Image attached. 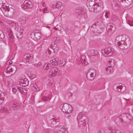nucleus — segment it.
<instances>
[{"label": "nucleus", "instance_id": "f257e3e1", "mask_svg": "<svg viewBox=\"0 0 133 133\" xmlns=\"http://www.w3.org/2000/svg\"><path fill=\"white\" fill-rule=\"evenodd\" d=\"M131 115L129 113H124L122 114L119 117H117L115 119V121L118 124L120 125L123 122H126L127 124L131 121Z\"/></svg>", "mask_w": 133, "mask_h": 133}, {"label": "nucleus", "instance_id": "f03ea898", "mask_svg": "<svg viewBox=\"0 0 133 133\" xmlns=\"http://www.w3.org/2000/svg\"><path fill=\"white\" fill-rule=\"evenodd\" d=\"M17 68L15 65L10 66L7 68L6 70L4 71L3 73L6 77H10L14 74L16 72Z\"/></svg>", "mask_w": 133, "mask_h": 133}, {"label": "nucleus", "instance_id": "7ed1b4c3", "mask_svg": "<svg viewBox=\"0 0 133 133\" xmlns=\"http://www.w3.org/2000/svg\"><path fill=\"white\" fill-rule=\"evenodd\" d=\"M60 107L62 111L65 113L70 114L72 112V107L68 104L65 103L63 105H61Z\"/></svg>", "mask_w": 133, "mask_h": 133}, {"label": "nucleus", "instance_id": "20e7f679", "mask_svg": "<svg viewBox=\"0 0 133 133\" xmlns=\"http://www.w3.org/2000/svg\"><path fill=\"white\" fill-rule=\"evenodd\" d=\"M32 55L29 53L25 54L22 57V61L25 63H31L33 60Z\"/></svg>", "mask_w": 133, "mask_h": 133}, {"label": "nucleus", "instance_id": "39448f33", "mask_svg": "<svg viewBox=\"0 0 133 133\" xmlns=\"http://www.w3.org/2000/svg\"><path fill=\"white\" fill-rule=\"evenodd\" d=\"M96 75V71L94 69H90L87 72V77L89 80H93L95 78Z\"/></svg>", "mask_w": 133, "mask_h": 133}, {"label": "nucleus", "instance_id": "423d86ee", "mask_svg": "<svg viewBox=\"0 0 133 133\" xmlns=\"http://www.w3.org/2000/svg\"><path fill=\"white\" fill-rule=\"evenodd\" d=\"M114 50V49L112 48H108L102 50V53L105 56H109L112 55Z\"/></svg>", "mask_w": 133, "mask_h": 133}, {"label": "nucleus", "instance_id": "0eeeda50", "mask_svg": "<svg viewBox=\"0 0 133 133\" xmlns=\"http://www.w3.org/2000/svg\"><path fill=\"white\" fill-rule=\"evenodd\" d=\"M58 73V68L56 67H54L50 70L49 75L51 77H53L57 75Z\"/></svg>", "mask_w": 133, "mask_h": 133}, {"label": "nucleus", "instance_id": "6e6552de", "mask_svg": "<svg viewBox=\"0 0 133 133\" xmlns=\"http://www.w3.org/2000/svg\"><path fill=\"white\" fill-rule=\"evenodd\" d=\"M33 5L31 2L28 0L25 1L22 6V8L24 9H30L32 8Z\"/></svg>", "mask_w": 133, "mask_h": 133}, {"label": "nucleus", "instance_id": "1a4fd4ad", "mask_svg": "<svg viewBox=\"0 0 133 133\" xmlns=\"http://www.w3.org/2000/svg\"><path fill=\"white\" fill-rule=\"evenodd\" d=\"M81 121L79 122V125L80 127L84 126L85 125V122L88 120V119L86 116H82L81 118Z\"/></svg>", "mask_w": 133, "mask_h": 133}, {"label": "nucleus", "instance_id": "9d476101", "mask_svg": "<svg viewBox=\"0 0 133 133\" xmlns=\"http://www.w3.org/2000/svg\"><path fill=\"white\" fill-rule=\"evenodd\" d=\"M114 87L116 90L118 92H120L121 91L123 92L124 91L123 89L124 88V90H125V87L124 86H123L121 85V84H115L114 86Z\"/></svg>", "mask_w": 133, "mask_h": 133}, {"label": "nucleus", "instance_id": "9b49d317", "mask_svg": "<svg viewBox=\"0 0 133 133\" xmlns=\"http://www.w3.org/2000/svg\"><path fill=\"white\" fill-rule=\"evenodd\" d=\"M58 58L56 57H52L50 58V63L52 65H58Z\"/></svg>", "mask_w": 133, "mask_h": 133}, {"label": "nucleus", "instance_id": "f8f14e48", "mask_svg": "<svg viewBox=\"0 0 133 133\" xmlns=\"http://www.w3.org/2000/svg\"><path fill=\"white\" fill-rule=\"evenodd\" d=\"M10 106L15 110H17L20 107V105L15 101H12L10 102Z\"/></svg>", "mask_w": 133, "mask_h": 133}, {"label": "nucleus", "instance_id": "ddd939ff", "mask_svg": "<svg viewBox=\"0 0 133 133\" xmlns=\"http://www.w3.org/2000/svg\"><path fill=\"white\" fill-rule=\"evenodd\" d=\"M127 44L125 41L123 39L119 42V44L117 45L118 46H120L119 47L122 49H126L127 48Z\"/></svg>", "mask_w": 133, "mask_h": 133}, {"label": "nucleus", "instance_id": "4468645a", "mask_svg": "<svg viewBox=\"0 0 133 133\" xmlns=\"http://www.w3.org/2000/svg\"><path fill=\"white\" fill-rule=\"evenodd\" d=\"M76 12L80 15H84L85 14L86 12V10L83 8H79L77 10Z\"/></svg>", "mask_w": 133, "mask_h": 133}, {"label": "nucleus", "instance_id": "2eb2a0df", "mask_svg": "<svg viewBox=\"0 0 133 133\" xmlns=\"http://www.w3.org/2000/svg\"><path fill=\"white\" fill-rule=\"evenodd\" d=\"M98 51L97 50H90L88 52V54L90 56H96L98 55Z\"/></svg>", "mask_w": 133, "mask_h": 133}, {"label": "nucleus", "instance_id": "dca6fc26", "mask_svg": "<svg viewBox=\"0 0 133 133\" xmlns=\"http://www.w3.org/2000/svg\"><path fill=\"white\" fill-rule=\"evenodd\" d=\"M123 35H121L117 37L115 41V43L116 45H118L119 44V42L124 39L123 38Z\"/></svg>", "mask_w": 133, "mask_h": 133}, {"label": "nucleus", "instance_id": "f3484780", "mask_svg": "<svg viewBox=\"0 0 133 133\" xmlns=\"http://www.w3.org/2000/svg\"><path fill=\"white\" fill-rule=\"evenodd\" d=\"M95 0H87V5L88 7L92 6L94 5Z\"/></svg>", "mask_w": 133, "mask_h": 133}, {"label": "nucleus", "instance_id": "a211bd4d", "mask_svg": "<svg viewBox=\"0 0 133 133\" xmlns=\"http://www.w3.org/2000/svg\"><path fill=\"white\" fill-rule=\"evenodd\" d=\"M26 17L25 16H22L18 19L20 23L21 24H24L26 22Z\"/></svg>", "mask_w": 133, "mask_h": 133}, {"label": "nucleus", "instance_id": "6ab92c4d", "mask_svg": "<svg viewBox=\"0 0 133 133\" xmlns=\"http://www.w3.org/2000/svg\"><path fill=\"white\" fill-rule=\"evenodd\" d=\"M5 95L4 92L0 91V104L3 103Z\"/></svg>", "mask_w": 133, "mask_h": 133}, {"label": "nucleus", "instance_id": "aec40b11", "mask_svg": "<svg viewBox=\"0 0 133 133\" xmlns=\"http://www.w3.org/2000/svg\"><path fill=\"white\" fill-rule=\"evenodd\" d=\"M58 64L62 66H64L66 63L65 60L64 59H58Z\"/></svg>", "mask_w": 133, "mask_h": 133}, {"label": "nucleus", "instance_id": "412c9836", "mask_svg": "<svg viewBox=\"0 0 133 133\" xmlns=\"http://www.w3.org/2000/svg\"><path fill=\"white\" fill-rule=\"evenodd\" d=\"M8 34L9 36V39L11 42H12L13 40V34L12 31L10 30L9 31H8Z\"/></svg>", "mask_w": 133, "mask_h": 133}, {"label": "nucleus", "instance_id": "4be33fe9", "mask_svg": "<svg viewBox=\"0 0 133 133\" xmlns=\"http://www.w3.org/2000/svg\"><path fill=\"white\" fill-rule=\"evenodd\" d=\"M34 35V38L36 40L39 39L41 37V35L39 32H35Z\"/></svg>", "mask_w": 133, "mask_h": 133}, {"label": "nucleus", "instance_id": "5701e85b", "mask_svg": "<svg viewBox=\"0 0 133 133\" xmlns=\"http://www.w3.org/2000/svg\"><path fill=\"white\" fill-rule=\"evenodd\" d=\"M66 131L65 128L64 126H62L61 128L59 129L57 133H65Z\"/></svg>", "mask_w": 133, "mask_h": 133}, {"label": "nucleus", "instance_id": "b1692460", "mask_svg": "<svg viewBox=\"0 0 133 133\" xmlns=\"http://www.w3.org/2000/svg\"><path fill=\"white\" fill-rule=\"evenodd\" d=\"M115 64V61L113 59H110L109 61L108 65V66L112 67Z\"/></svg>", "mask_w": 133, "mask_h": 133}, {"label": "nucleus", "instance_id": "393cba45", "mask_svg": "<svg viewBox=\"0 0 133 133\" xmlns=\"http://www.w3.org/2000/svg\"><path fill=\"white\" fill-rule=\"evenodd\" d=\"M29 84V81L28 80L25 81L23 80L22 81H21L20 83L21 85L25 87L27 86Z\"/></svg>", "mask_w": 133, "mask_h": 133}, {"label": "nucleus", "instance_id": "a878e982", "mask_svg": "<svg viewBox=\"0 0 133 133\" xmlns=\"http://www.w3.org/2000/svg\"><path fill=\"white\" fill-rule=\"evenodd\" d=\"M31 85L32 86V89L34 91H37L39 90V88L37 87L36 84L32 83Z\"/></svg>", "mask_w": 133, "mask_h": 133}, {"label": "nucleus", "instance_id": "bb28decb", "mask_svg": "<svg viewBox=\"0 0 133 133\" xmlns=\"http://www.w3.org/2000/svg\"><path fill=\"white\" fill-rule=\"evenodd\" d=\"M22 30H21V31H18L17 34V37L18 39H21L23 36Z\"/></svg>", "mask_w": 133, "mask_h": 133}, {"label": "nucleus", "instance_id": "cd10ccee", "mask_svg": "<svg viewBox=\"0 0 133 133\" xmlns=\"http://www.w3.org/2000/svg\"><path fill=\"white\" fill-rule=\"evenodd\" d=\"M132 0H124L125 2V6L127 7L131 4Z\"/></svg>", "mask_w": 133, "mask_h": 133}, {"label": "nucleus", "instance_id": "c85d7f7f", "mask_svg": "<svg viewBox=\"0 0 133 133\" xmlns=\"http://www.w3.org/2000/svg\"><path fill=\"white\" fill-rule=\"evenodd\" d=\"M106 70L108 73H110L113 71V69L111 66H108L106 68Z\"/></svg>", "mask_w": 133, "mask_h": 133}, {"label": "nucleus", "instance_id": "c756f323", "mask_svg": "<svg viewBox=\"0 0 133 133\" xmlns=\"http://www.w3.org/2000/svg\"><path fill=\"white\" fill-rule=\"evenodd\" d=\"M6 2L5 0H0V8L6 6Z\"/></svg>", "mask_w": 133, "mask_h": 133}, {"label": "nucleus", "instance_id": "7c9ffc66", "mask_svg": "<svg viewBox=\"0 0 133 133\" xmlns=\"http://www.w3.org/2000/svg\"><path fill=\"white\" fill-rule=\"evenodd\" d=\"M19 88V92L21 94L25 95L26 93V90H25V89L21 87H20Z\"/></svg>", "mask_w": 133, "mask_h": 133}, {"label": "nucleus", "instance_id": "2f4dec72", "mask_svg": "<svg viewBox=\"0 0 133 133\" xmlns=\"http://www.w3.org/2000/svg\"><path fill=\"white\" fill-rule=\"evenodd\" d=\"M10 110L6 107L3 108L2 109H0V111L2 112L8 113L10 112Z\"/></svg>", "mask_w": 133, "mask_h": 133}, {"label": "nucleus", "instance_id": "473e14b6", "mask_svg": "<svg viewBox=\"0 0 133 133\" xmlns=\"http://www.w3.org/2000/svg\"><path fill=\"white\" fill-rule=\"evenodd\" d=\"M62 5V3L60 2H57L55 4V7L58 9L60 8Z\"/></svg>", "mask_w": 133, "mask_h": 133}, {"label": "nucleus", "instance_id": "72a5a7b5", "mask_svg": "<svg viewBox=\"0 0 133 133\" xmlns=\"http://www.w3.org/2000/svg\"><path fill=\"white\" fill-rule=\"evenodd\" d=\"M112 8L114 9H116V8L115 6H116L117 8L119 6V5L118 3L115 1H114L113 4H112Z\"/></svg>", "mask_w": 133, "mask_h": 133}, {"label": "nucleus", "instance_id": "f704fd0d", "mask_svg": "<svg viewBox=\"0 0 133 133\" xmlns=\"http://www.w3.org/2000/svg\"><path fill=\"white\" fill-rule=\"evenodd\" d=\"M19 87H20L17 86L14 88H12V91L14 93H15L17 91L19 92Z\"/></svg>", "mask_w": 133, "mask_h": 133}, {"label": "nucleus", "instance_id": "c9c22d12", "mask_svg": "<svg viewBox=\"0 0 133 133\" xmlns=\"http://www.w3.org/2000/svg\"><path fill=\"white\" fill-rule=\"evenodd\" d=\"M50 64H49L48 63H46L43 66V69L44 70H47L49 69L50 66Z\"/></svg>", "mask_w": 133, "mask_h": 133}, {"label": "nucleus", "instance_id": "e433bc0d", "mask_svg": "<svg viewBox=\"0 0 133 133\" xmlns=\"http://www.w3.org/2000/svg\"><path fill=\"white\" fill-rule=\"evenodd\" d=\"M115 30V28L113 26L110 27V28H108V30L109 32V31H110L111 32L114 31Z\"/></svg>", "mask_w": 133, "mask_h": 133}, {"label": "nucleus", "instance_id": "4c0bfd02", "mask_svg": "<svg viewBox=\"0 0 133 133\" xmlns=\"http://www.w3.org/2000/svg\"><path fill=\"white\" fill-rule=\"evenodd\" d=\"M4 35L2 31L0 30V38L3 39L4 38Z\"/></svg>", "mask_w": 133, "mask_h": 133}, {"label": "nucleus", "instance_id": "58836bf2", "mask_svg": "<svg viewBox=\"0 0 133 133\" xmlns=\"http://www.w3.org/2000/svg\"><path fill=\"white\" fill-rule=\"evenodd\" d=\"M59 40V38L58 37H54L52 39V40L55 42H58V40Z\"/></svg>", "mask_w": 133, "mask_h": 133}, {"label": "nucleus", "instance_id": "ea45409f", "mask_svg": "<svg viewBox=\"0 0 133 133\" xmlns=\"http://www.w3.org/2000/svg\"><path fill=\"white\" fill-rule=\"evenodd\" d=\"M122 22V23L123 22L127 23V21L126 17H122L121 18Z\"/></svg>", "mask_w": 133, "mask_h": 133}, {"label": "nucleus", "instance_id": "a19ab883", "mask_svg": "<svg viewBox=\"0 0 133 133\" xmlns=\"http://www.w3.org/2000/svg\"><path fill=\"white\" fill-rule=\"evenodd\" d=\"M85 56H83L81 57V63L83 64V63H84V64H85V61H86L84 59Z\"/></svg>", "mask_w": 133, "mask_h": 133}, {"label": "nucleus", "instance_id": "79ce46f5", "mask_svg": "<svg viewBox=\"0 0 133 133\" xmlns=\"http://www.w3.org/2000/svg\"><path fill=\"white\" fill-rule=\"evenodd\" d=\"M18 116L17 115H14L12 119L14 121H16L18 119Z\"/></svg>", "mask_w": 133, "mask_h": 133}, {"label": "nucleus", "instance_id": "37998d69", "mask_svg": "<svg viewBox=\"0 0 133 133\" xmlns=\"http://www.w3.org/2000/svg\"><path fill=\"white\" fill-rule=\"evenodd\" d=\"M96 42L94 41H91L90 42V44L92 46L95 45H96Z\"/></svg>", "mask_w": 133, "mask_h": 133}, {"label": "nucleus", "instance_id": "c03bdc74", "mask_svg": "<svg viewBox=\"0 0 133 133\" xmlns=\"http://www.w3.org/2000/svg\"><path fill=\"white\" fill-rule=\"evenodd\" d=\"M41 44L40 43H39L36 44L35 46V48H38L41 47Z\"/></svg>", "mask_w": 133, "mask_h": 133}, {"label": "nucleus", "instance_id": "a18cd8bd", "mask_svg": "<svg viewBox=\"0 0 133 133\" xmlns=\"http://www.w3.org/2000/svg\"><path fill=\"white\" fill-rule=\"evenodd\" d=\"M41 64V62H39L37 64H35V66L37 67H39L40 65Z\"/></svg>", "mask_w": 133, "mask_h": 133}, {"label": "nucleus", "instance_id": "49530a36", "mask_svg": "<svg viewBox=\"0 0 133 133\" xmlns=\"http://www.w3.org/2000/svg\"><path fill=\"white\" fill-rule=\"evenodd\" d=\"M36 76L35 75L31 74L30 76V78L31 79H33L35 78Z\"/></svg>", "mask_w": 133, "mask_h": 133}, {"label": "nucleus", "instance_id": "de8ad7c7", "mask_svg": "<svg viewBox=\"0 0 133 133\" xmlns=\"http://www.w3.org/2000/svg\"><path fill=\"white\" fill-rule=\"evenodd\" d=\"M48 98L47 97H44L42 98V100L43 101H44V102L47 101L48 100Z\"/></svg>", "mask_w": 133, "mask_h": 133}, {"label": "nucleus", "instance_id": "09e8293b", "mask_svg": "<svg viewBox=\"0 0 133 133\" xmlns=\"http://www.w3.org/2000/svg\"><path fill=\"white\" fill-rule=\"evenodd\" d=\"M111 19L113 21H115L116 19V17L114 16H112L111 17Z\"/></svg>", "mask_w": 133, "mask_h": 133}, {"label": "nucleus", "instance_id": "8fccbe9b", "mask_svg": "<svg viewBox=\"0 0 133 133\" xmlns=\"http://www.w3.org/2000/svg\"><path fill=\"white\" fill-rule=\"evenodd\" d=\"M15 85V83L14 82H12V83H9V87H12L14 85Z\"/></svg>", "mask_w": 133, "mask_h": 133}, {"label": "nucleus", "instance_id": "3c124183", "mask_svg": "<svg viewBox=\"0 0 133 133\" xmlns=\"http://www.w3.org/2000/svg\"><path fill=\"white\" fill-rule=\"evenodd\" d=\"M65 113V116L66 117L68 118L70 116V114H68L66 113Z\"/></svg>", "mask_w": 133, "mask_h": 133}, {"label": "nucleus", "instance_id": "603ef678", "mask_svg": "<svg viewBox=\"0 0 133 133\" xmlns=\"http://www.w3.org/2000/svg\"><path fill=\"white\" fill-rule=\"evenodd\" d=\"M5 84L6 86H9V83L8 81H6L5 82Z\"/></svg>", "mask_w": 133, "mask_h": 133}, {"label": "nucleus", "instance_id": "864d4df0", "mask_svg": "<svg viewBox=\"0 0 133 133\" xmlns=\"http://www.w3.org/2000/svg\"><path fill=\"white\" fill-rule=\"evenodd\" d=\"M132 21H128V22H127V23H128L131 26L132 24Z\"/></svg>", "mask_w": 133, "mask_h": 133}, {"label": "nucleus", "instance_id": "5fc2aeb1", "mask_svg": "<svg viewBox=\"0 0 133 133\" xmlns=\"http://www.w3.org/2000/svg\"><path fill=\"white\" fill-rule=\"evenodd\" d=\"M105 17L106 18H107L108 17V16L107 15V13L106 12H105Z\"/></svg>", "mask_w": 133, "mask_h": 133}, {"label": "nucleus", "instance_id": "6e6d98bb", "mask_svg": "<svg viewBox=\"0 0 133 133\" xmlns=\"http://www.w3.org/2000/svg\"><path fill=\"white\" fill-rule=\"evenodd\" d=\"M7 11L8 13V16H9V14H10L11 11L9 10V11L6 10V12Z\"/></svg>", "mask_w": 133, "mask_h": 133}, {"label": "nucleus", "instance_id": "4d7b16f0", "mask_svg": "<svg viewBox=\"0 0 133 133\" xmlns=\"http://www.w3.org/2000/svg\"><path fill=\"white\" fill-rule=\"evenodd\" d=\"M45 4V2H43L42 3V5H43L44 6Z\"/></svg>", "mask_w": 133, "mask_h": 133}, {"label": "nucleus", "instance_id": "13d9d810", "mask_svg": "<svg viewBox=\"0 0 133 133\" xmlns=\"http://www.w3.org/2000/svg\"><path fill=\"white\" fill-rule=\"evenodd\" d=\"M54 29H55V30H57V28H56L55 27H54Z\"/></svg>", "mask_w": 133, "mask_h": 133}, {"label": "nucleus", "instance_id": "bf43d9fd", "mask_svg": "<svg viewBox=\"0 0 133 133\" xmlns=\"http://www.w3.org/2000/svg\"><path fill=\"white\" fill-rule=\"evenodd\" d=\"M123 100H125V101H127V100L126 99H125V98H124Z\"/></svg>", "mask_w": 133, "mask_h": 133}, {"label": "nucleus", "instance_id": "052dcab7", "mask_svg": "<svg viewBox=\"0 0 133 133\" xmlns=\"http://www.w3.org/2000/svg\"><path fill=\"white\" fill-rule=\"evenodd\" d=\"M131 26H133V21H132V24Z\"/></svg>", "mask_w": 133, "mask_h": 133}, {"label": "nucleus", "instance_id": "680f3d73", "mask_svg": "<svg viewBox=\"0 0 133 133\" xmlns=\"http://www.w3.org/2000/svg\"><path fill=\"white\" fill-rule=\"evenodd\" d=\"M52 45H53V44H51V46H52Z\"/></svg>", "mask_w": 133, "mask_h": 133}, {"label": "nucleus", "instance_id": "e2e57ef3", "mask_svg": "<svg viewBox=\"0 0 133 133\" xmlns=\"http://www.w3.org/2000/svg\"><path fill=\"white\" fill-rule=\"evenodd\" d=\"M54 44H55V43H54Z\"/></svg>", "mask_w": 133, "mask_h": 133}, {"label": "nucleus", "instance_id": "0e129e2a", "mask_svg": "<svg viewBox=\"0 0 133 133\" xmlns=\"http://www.w3.org/2000/svg\"><path fill=\"white\" fill-rule=\"evenodd\" d=\"M118 1H121V0H118Z\"/></svg>", "mask_w": 133, "mask_h": 133}]
</instances>
